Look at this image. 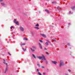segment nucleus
Returning a JSON list of instances; mask_svg holds the SVG:
<instances>
[{
    "mask_svg": "<svg viewBox=\"0 0 75 75\" xmlns=\"http://www.w3.org/2000/svg\"><path fill=\"white\" fill-rule=\"evenodd\" d=\"M7 68H6L5 70V74H6V72L7 71Z\"/></svg>",
    "mask_w": 75,
    "mask_h": 75,
    "instance_id": "obj_12",
    "label": "nucleus"
},
{
    "mask_svg": "<svg viewBox=\"0 0 75 75\" xmlns=\"http://www.w3.org/2000/svg\"><path fill=\"white\" fill-rule=\"evenodd\" d=\"M69 24H70V23L69 24Z\"/></svg>",
    "mask_w": 75,
    "mask_h": 75,
    "instance_id": "obj_39",
    "label": "nucleus"
},
{
    "mask_svg": "<svg viewBox=\"0 0 75 75\" xmlns=\"http://www.w3.org/2000/svg\"><path fill=\"white\" fill-rule=\"evenodd\" d=\"M22 49L23 50V51L25 52V51L26 50V49L25 48V49H24L23 47H22Z\"/></svg>",
    "mask_w": 75,
    "mask_h": 75,
    "instance_id": "obj_15",
    "label": "nucleus"
},
{
    "mask_svg": "<svg viewBox=\"0 0 75 75\" xmlns=\"http://www.w3.org/2000/svg\"><path fill=\"white\" fill-rule=\"evenodd\" d=\"M20 30H21V31H23L24 30V28H23V27H20Z\"/></svg>",
    "mask_w": 75,
    "mask_h": 75,
    "instance_id": "obj_5",
    "label": "nucleus"
},
{
    "mask_svg": "<svg viewBox=\"0 0 75 75\" xmlns=\"http://www.w3.org/2000/svg\"><path fill=\"white\" fill-rule=\"evenodd\" d=\"M33 57L34 58H35V55L34 54H33Z\"/></svg>",
    "mask_w": 75,
    "mask_h": 75,
    "instance_id": "obj_21",
    "label": "nucleus"
},
{
    "mask_svg": "<svg viewBox=\"0 0 75 75\" xmlns=\"http://www.w3.org/2000/svg\"><path fill=\"white\" fill-rule=\"evenodd\" d=\"M52 3H53L54 4H55V3H56V2H53Z\"/></svg>",
    "mask_w": 75,
    "mask_h": 75,
    "instance_id": "obj_28",
    "label": "nucleus"
},
{
    "mask_svg": "<svg viewBox=\"0 0 75 75\" xmlns=\"http://www.w3.org/2000/svg\"><path fill=\"white\" fill-rule=\"evenodd\" d=\"M41 68H42L43 69H44L45 67H44L42 66L41 67Z\"/></svg>",
    "mask_w": 75,
    "mask_h": 75,
    "instance_id": "obj_26",
    "label": "nucleus"
},
{
    "mask_svg": "<svg viewBox=\"0 0 75 75\" xmlns=\"http://www.w3.org/2000/svg\"><path fill=\"white\" fill-rule=\"evenodd\" d=\"M67 45L69 46V45H70V44L69 43H67Z\"/></svg>",
    "mask_w": 75,
    "mask_h": 75,
    "instance_id": "obj_30",
    "label": "nucleus"
},
{
    "mask_svg": "<svg viewBox=\"0 0 75 75\" xmlns=\"http://www.w3.org/2000/svg\"><path fill=\"white\" fill-rule=\"evenodd\" d=\"M37 66L38 67H40V64L38 63L37 64Z\"/></svg>",
    "mask_w": 75,
    "mask_h": 75,
    "instance_id": "obj_17",
    "label": "nucleus"
},
{
    "mask_svg": "<svg viewBox=\"0 0 75 75\" xmlns=\"http://www.w3.org/2000/svg\"><path fill=\"white\" fill-rule=\"evenodd\" d=\"M37 58H38V59H41V60H43V59L45 60H46L45 57L43 55H42V56L38 57Z\"/></svg>",
    "mask_w": 75,
    "mask_h": 75,
    "instance_id": "obj_1",
    "label": "nucleus"
},
{
    "mask_svg": "<svg viewBox=\"0 0 75 75\" xmlns=\"http://www.w3.org/2000/svg\"><path fill=\"white\" fill-rule=\"evenodd\" d=\"M69 14H72L73 13L72 12H71V11H69Z\"/></svg>",
    "mask_w": 75,
    "mask_h": 75,
    "instance_id": "obj_24",
    "label": "nucleus"
},
{
    "mask_svg": "<svg viewBox=\"0 0 75 75\" xmlns=\"http://www.w3.org/2000/svg\"><path fill=\"white\" fill-rule=\"evenodd\" d=\"M37 72H38V71H39V70H38V69H37Z\"/></svg>",
    "mask_w": 75,
    "mask_h": 75,
    "instance_id": "obj_29",
    "label": "nucleus"
},
{
    "mask_svg": "<svg viewBox=\"0 0 75 75\" xmlns=\"http://www.w3.org/2000/svg\"><path fill=\"white\" fill-rule=\"evenodd\" d=\"M4 62H3V63L4 64H6L7 65V64L6 63V62H5V60H4Z\"/></svg>",
    "mask_w": 75,
    "mask_h": 75,
    "instance_id": "obj_18",
    "label": "nucleus"
},
{
    "mask_svg": "<svg viewBox=\"0 0 75 75\" xmlns=\"http://www.w3.org/2000/svg\"><path fill=\"white\" fill-rule=\"evenodd\" d=\"M31 51L34 52V51H35V50H36V47L35 46H32V48H31Z\"/></svg>",
    "mask_w": 75,
    "mask_h": 75,
    "instance_id": "obj_3",
    "label": "nucleus"
},
{
    "mask_svg": "<svg viewBox=\"0 0 75 75\" xmlns=\"http://www.w3.org/2000/svg\"><path fill=\"white\" fill-rule=\"evenodd\" d=\"M40 42H42V41L41 40H39Z\"/></svg>",
    "mask_w": 75,
    "mask_h": 75,
    "instance_id": "obj_25",
    "label": "nucleus"
},
{
    "mask_svg": "<svg viewBox=\"0 0 75 75\" xmlns=\"http://www.w3.org/2000/svg\"><path fill=\"white\" fill-rule=\"evenodd\" d=\"M48 64V62L46 61V64Z\"/></svg>",
    "mask_w": 75,
    "mask_h": 75,
    "instance_id": "obj_31",
    "label": "nucleus"
},
{
    "mask_svg": "<svg viewBox=\"0 0 75 75\" xmlns=\"http://www.w3.org/2000/svg\"><path fill=\"white\" fill-rule=\"evenodd\" d=\"M68 71H69V72H71V70L70 69L68 70Z\"/></svg>",
    "mask_w": 75,
    "mask_h": 75,
    "instance_id": "obj_33",
    "label": "nucleus"
},
{
    "mask_svg": "<svg viewBox=\"0 0 75 75\" xmlns=\"http://www.w3.org/2000/svg\"><path fill=\"white\" fill-rule=\"evenodd\" d=\"M8 53V54H9V55H11V54H10V53Z\"/></svg>",
    "mask_w": 75,
    "mask_h": 75,
    "instance_id": "obj_34",
    "label": "nucleus"
},
{
    "mask_svg": "<svg viewBox=\"0 0 75 75\" xmlns=\"http://www.w3.org/2000/svg\"><path fill=\"white\" fill-rule=\"evenodd\" d=\"M39 46L41 49H42V46H41V44H40V43H39Z\"/></svg>",
    "mask_w": 75,
    "mask_h": 75,
    "instance_id": "obj_7",
    "label": "nucleus"
},
{
    "mask_svg": "<svg viewBox=\"0 0 75 75\" xmlns=\"http://www.w3.org/2000/svg\"><path fill=\"white\" fill-rule=\"evenodd\" d=\"M20 45L21 46L22 45H25V43H21Z\"/></svg>",
    "mask_w": 75,
    "mask_h": 75,
    "instance_id": "obj_16",
    "label": "nucleus"
},
{
    "mask_svg": "<svg viewBox=\"0 0 75 75\" xmlns=\"http://www.w3.org/2000/svg\"><path fill=\"white\" fill-rule=\"evenodd\" d=\"M59 7H57V10H59Z\"/></svg>",
    "mask_w": 75,
    "mask_h": 75,
    "instance_id": "obj_27",
    "label": "nucleus"
},
{
    "mask_svg": "<svg viewBox=\"0 0 75 75\" xmlns=\"http://www.w3.org/2000/svg\"><path fill=\"white\" fill-rule=\"evenodd\" d=\"M13 22L15 24H17L18 25H19V24H18V21H17V20L16 19H14L13 21Z\"/></svg>",
    "mask_w": 75,
    "mask_h": 75,
    "instance_id": "obj_4",
    "label": "nucleus"
},
{
    "mask_svg": "<svg viewBox=\"0 0 75 75\" xmlns=\"http://www.w3.org/2000/svg\"><path fill=\"white\" fill-rule=\"evenodd\" d=\"M35 26H36L37 27H38V26H39V25H38V24H37L36 25H35Z\"/></svg>",
    "mask_w": 75,
    "mask_h": 75,
    "instance_id": "obj_23",
    "label": "nucleus"
},
{
    "mask_svg": "<svg viewBox=\"0 0 75 75\" xmlns=\"http://www.w3.org/2000/svg\"><path fill=\"white\" fill-rule=\"evenodd\" d=\"M34 28H36L37 30H38V29H39V28H38L37 27H35Z\"/></svg>",
    "mask_w": 75,
    "mask_h": 75,
    "instance_id": "obj_19",
    "label": "nucleus"
},
{
    "mask_svg": "<svg viewBox=\"0 0 75 75\" xmlns=\"http://www.w3.org/2000/svg\"><path fill=\"white\" fill-rule=\"evenodd\" d=\"M0 1L1 2L3 1V0H0Z\"/></svg>",
    "mask_w": 75,
    "mask_h": 75,
    "instance_id": "obj_35",
    "label": "nucleus"
},
{
    "mask_svg": "<svg viewBox=\"0 0 75 75\" xmlns=\"http://www.w3.org/2000/svg\"><path fill=\"white\" fill-rule=\"evenodd\" d=\"M52 63L53 64H54V65H56V64H57V62L56 61H52Z\"/></svg>",
    "mask_w": 75,
    "mask_h": 75,
    "instance_id": "obj_6",
    "label": "nucleus"
},
{
    "mask_svg": "<svg viewBox=\"0 0 75 75\" xmlns=\"http://www.w3.org/2000/svg\"><path fill=\"white\" fill-rule=\"evenodd\" d=\"M1 5H2V6H5L6 4H4V3H1Z\"/></svg>",
    "mask_w": 75,
    "mask_h": 75,
    "instance_id": "obj_9",
    "label": "nucleus"
},
{
    "mask_svg": "<svg viewBox=\"0 0 75 75\" xmlns=\"http://www.w3.org/2000/svg\"><path fill=\"white\" fill-rule=\"evenodd\" d=\"M42 74L43 75H47V74H46V73H45V72H43L42 73Z\"/></svg>",
    "mask_w": 75,
    "mask_h": 75,
    "instance_id": "obj_20",
    "label": "nucleus"
},
{
    "mask_svg": "<svg viewBox=\"0 0 75 75\" xmlns=\"http://www.w3.org/2000/svg\"><path fill=\"white\" fill-rule=\"evenodd\" d=\"M12 28H13V27L12 26V27H11V29H12Z\"/></svg>",
    "mask_w": 75,
    "mask_h": 75,
    "instance_id": "obj_32",
    "label": "nucleus"
},
{
    "mask_svg": "<svg viewBox=\"0 0 75 75\" xmlns=\"http://www.w3.org/2000/svg\"><path fill=\"white\" fill-rule=\"evenodd\" d=\"M47 55H48V53H47Z\"/></svg>",
    "mask_w": 75,
    "mask_h": 75,
    "instance_id": "obj_38",
    "label": "nucleus"
},
{
    "mask_svg": "<svg viewBox=\"0 0 75 75\" xmlns=\"http://www.w3.org/2000/svg\"><path fill=\"white\" fill-rule=\"evenodd\" d=\"M64 64L63 63V61L62 60L60 61V63L59 64V66L60 67H62V66H64Z\"/></svg>",
    "mask_w": 75,
    "mask_h": 75,
    "instance_id": "obj_2",
    "label": "nucleus"
},
{
    "mask_svg": "<svg viewBox=\"0 0 75 75\" xmlns=\"http://www.w3.org/2000/svg\"><path fill=\"white\" fill-rule=\"evenodd\" d=\"M44 50H46V49H45V48H44Z\"/></svg>",
    "mask_w": 75,
    "mask_h": 75,
    "instance_id": "obj_36",
    "label": "nucleus"
},
{
    "mask_svg": "<svg viewBox=\"0 0 75 75\" xmlns=\"http://www.w3.org/2000/svg\"><path fill=\"white\" fill-rule=\"evenodd\" d=\"M48 42H49V41H48V42H46L45 43V44L46 45H48Z\"/></svg>",
    "mask_w": 75,
    "mask_h": 75,
    "instance_id": "obj_11",
    "label": "nucleus"
},
{
    "mask_svg": "<svg viewBox=\"0 0 75 75\" xmlns=\"http://www.w3.org/2000/svg\"><path fill=\"white\" fill-rule=\"evenodd\" d=\"M65 75H68L67 74H65Z\"/></svg>",
    "mask_w": 75,
    "mask_h": 75,
    "instance_id": "obj_37",
    "label": "nucleus"
},
{
    "mask_svg": "<svg viewBox=\"0 0 75 75\" xmlns=\"http://www.w3.org/2000/svg\"><path fill=\"white\" fill-rule=\"evenodd\" d=\"M38 74L39 75H42V74H41V73H40V72H38Z\"/></svg>",
    "mask_w": 75,
    "mask_h": 75,
    "instance_id": "obj_22",
    "label": "nucleus"
},
{
    "mask_svg": "<svg viewBox=\"0 0 75 75\" xmlns=\"http://www.w3.org/2000/svg\"><path fill=\"white\" fill-rule=\"evenodd\" d=\"M71 8L72 10H75V6L71 7Z\"/></svg>",
    "mask_w": 75,
    "mask_h": 75,
    "instance_id": "obj_10",
    "label": "nucleus"
},
{
    "mask_svg": "<svg viewBox=\"0 0 75 75\" xmlns=\"http://www.w3.org/2000/svg\"><path fill=\"white\" fill-rule=\"evenodd\" d=\"M45 11H46V12H47V13H49V11H48V10H47V9H45Z\"/></svg>",
    "mask_w": 75,
    "mask_h": 75,
    "instance_id": "obj_14",
    "label": "nucleus"
},
{
    "mask_svg": "<svg viewBox=\"0 0 75 75\" xmlns=\"http://www.w3.org/2000/svg\"><path fill=\"white\" fill-rule=\"evenodd\" d=\"M54 41H56V40H55Z\"/></svg>",
    "mask_w": 75,
    "mask_h": 75,
    "instance_id": "obj_40",
    "label": "nucleus"
},
{
    "mask_svg": "<svg viewBox=\"0 0 75 75\" xmlns=\"http://www.w3.org/2000/svg\"><path fill=\"white\" fill-rule=\"evenodd\" d=\"M41 35L42 36V37L44 38H45V37H46V35L44 34H41Z\"/></svg>",
    "mask_w": 75,
    "mask_h": 75,
    "instance_id": "obj_8",
    "label": "nucleus"
},
{
    "mask_svg": "<svg viewBox=\"0 0 75 75\" xmlns=\"http://www.w3.org/2000/svg\"><path fill=\"white\" fill-rule=\"evenodd\" d=\"M24 40H25L26 41H27V38L25 37L23 38Z\"/></svg>",
    "mask_w": 75,
    "mask_h": 75,
    "instance_id": "obj_13",
    "label": "nucleus"
}]
</instances>
